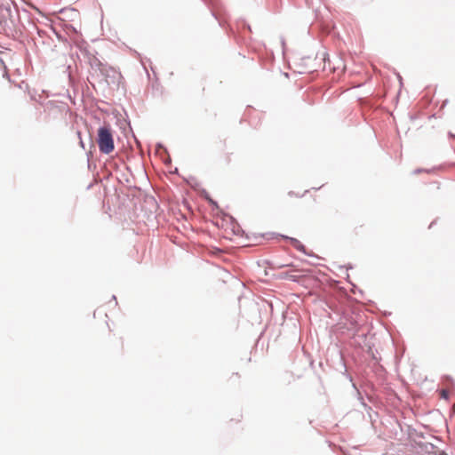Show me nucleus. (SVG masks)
<instances>
[{"label": "nucleus", "instance_id": "f257e3e1", "mask_svg": "<svg viewBox=\"0 0 455 455\" xmlns=\"http://www.w3.org/2000/svg\"><path fill=\"white\" fill-rule=\"evenodd\" d=\"M97 143L100 151L103 154L108 155L114 151V139L109 125H104L99 128Z\"/></svg>", "mask_w": 455, "mask_h": 455}, {"label": "nucleus", "instance_id": "20e7f679", "mask_svg": "<svg viewBox=\"0 0 455 455\" xmlns=\"http://www.w3.org/2000/svg\"><path fill=\"white\" fill-rule=\"evenodd\" d=\"M449 392L446 390V389H443L442 392H441V395L443 398H447L448 395H449Z\"/></svg>", "mask_w": 455, "mask_h": 455}, {"label": "nucleus", "instance_id": "423d86ee", "mask_svg": "<svg viewBox=\"0 0 455 455\" xmlns=\"http://www.w3.org/2000/svg\"><path fill=\"white\" fill-rule=\"evenodd\" d=\"M4 74L6 75V66H4Z\"/></svg>", "mask_w": 455, "mask_h": 455}, {"label": "nucleus", "instance_id": "39448f33", "mask_svg": "<svg viewBox=\"0 0 455 455\" xmlns=\"http://www.w3.org/2000/svg\"><path fill=\"white\" fill-rule=\"evenodd\" d=\"M4 52L0 51V67L4 66V60L2 59V55L4 54Z\"/></svg>", "mask_w": 455, "mask_h": 455}, {"label": "nucleus", "instance_id": "7ed1b4c3", "mask_svg": "<svg viewBox=\"0 0 455 455\" xmlns=\"http://www.w3.org/2000/svg\"><path fill=\"white\" fill-rule=\"evenodd\" d=\"M224 164H228L231 162V158L229 155H225L223 159Z\"/></svg>", "mask_w": 455, "mask_h": 455}, {"label": "nucleus", "instance_id": "f03ea898", "mask_svg": "<svg viewBox=\"0 0 455 455\" xmlns=\"http://www.w3.org/2000/svg\"><path fill=\"white\" fill-rule=\"evenodd\" d=\"M307 273V270L292 268L282 273L281 275L285 279L298 281L300 277L305 276Z\"/></svg>", "mask_w": 455, "mask_h": 455}]
</instances>
